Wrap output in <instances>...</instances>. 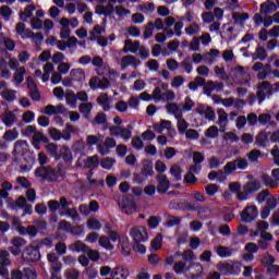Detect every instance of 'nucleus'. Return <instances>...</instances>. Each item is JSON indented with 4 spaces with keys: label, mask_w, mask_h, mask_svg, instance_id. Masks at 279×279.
Returning a JSON list of instances; mask_svg holds the SVG:
<instances>
[{
    "label": "nucleus",
    "mask_w": 279,
    "mask_h": 279,
    "mask_svg": "<svg viewBox=\"0 0 279 279\" xmlns=\"http://www.w3.org/2000/svg\"><path fill=\"white\" fill-rule=\"evenodd\" d=\"M205 136L207 138H217V136H219V128L216 125L209 126L205 132Z\"/></svg>",
    "instance_id": "nucleus-58"
},
{
    "label": "nucleus",
    "mask_w": 279,
    "mask_h": 279,
    "mask_svg": "<svg viewBox=\"0 0 279 279\" xmlns=\"http://www.w3.org/2000/svg\"><path fill=\"white\" fill-rule=\"evenodd\" d=\"M269 141V135L266 132H260L256 137V143L259 147H265Z\"/></svg>",
    "instance_id": "nucleus-54"
},
{
    "label": "nucleus",
    "mask_w": 279,
    "mask_h": 279,
    "mask_svg": "<svg viewBox=\"0 0 279 279\" xmlns=\"http://www.w3.org/2000/svg\"><path fill=\"white\" fill-rule=\"evenodd\" d=\"M221 56V51L218 49H211L209 52L205 53L204 61L207 62V64H214L215 60Z\"/></svg>",
    "instance_id": "nucleus-29"
},
{
    "label": "nucleus",
    "mask_w": 279,
    "mask_h": 279,
    "mask_svg": "<svg viewBox=\"0 0 279 279\" xmlns=\"http://www.w3.org/2000/svg\"><path fill=\"white\" fill-rule=\"evenodd\" d=\"M47 260L50 263L51 268L62 267V263H60V257L56 253H49L47 255Z\"/></svg>",
    "instance_id": "nucleus-46"
},
{
    "label": "nucleus",
    "mask_w": 279,
    "mask_h": 279,
    "mask_svg": "<svg viewBox=\"0 0 279 279\" xmlns=\"http://www.w3.org/2000/svg\"><path fill=\"white\" fill-rule=\"evenodd\" d=\"M182 29H184V17L177 16V21L174 22V34L178 38L182 36Z\"/></svg>",
    "instance_id": "nucleus-43"
},
{
    "label": "nucleus",
    "mask_w": 279,
    "mask_h": 279,
    "mask_svg": "<svg viewBox=\"0 0 279 279\" xmlns=\"http://www.w3.org/2000/svg\"><path fill=\"white\" fill-rule=\"evenodd\" d=\"M232 19H233V21H235V23H238V25H243V22L247 21V19H250V14H247V13H233Z\"/></svg>",
    "instance_id": "nucleus-55"
},
{
    "label": "nucleus",
    "mask_w": 279,
    "mask_h": 279,
    "mask_svg": "<svg viewBox=\"0 0 279 279\" xmlns=\"http://www.w3.org/2000/svg\"><path fill=\"white\" fill-rule=\"evenodd\" d=\"M166 110H167L168 114L174 116V119H182V117H183L182 107L180 108L178 106V104L170 102V104L166 105Z\"/></svg>",
    "instance_id": "nucleus-22"
},
{
    "label": "nucleus",
    "mask_w": 279,
    "mask_h": 279,
    "mask_svg": "<svg viewBox=\"0 0 279 279\" xmlns=\"http://www.w3.org/2000/svg\"><path fill=\"white\" fill-rule=\"evenodd\" d=\"M99 166V156L95 155L92 157H88L87 160L85 161V167L88 169L95 168Z\"/></svg>",
    "instance_id": "nucleus-57"
},
{
    "label": "nucleus",
    "mask_w": 279,
    "mask_h": 279,
    "mask_svg": "<svg viewBox=\"0 0 279 279\" xmlns=\"http://www.w3.org/2000/svg\"><path fill=\"white\" fill-rule=\"evenodd\" d=\"M66 112V107L64 105H48L44 108L43 113L48 114V117H56V114H64Z\"/></svg>",
    "instance_id": "nucleus-14"
},
{
    "label": "nucleus",
    "mask_w": 279,
    "mask_h": 279,
    "mask_svg": "<svg viewBox=\"0 0 279 279\" xmlns=\"http://www.w3.org/2000/svg\"><path fill=\"white\" fill-rule=\"evenodd\" d=\"M157 191L158 193H167L169 191V187L171 186V183L167 180V177L161 174L157 178Z\"/></svg>",
    "instance_id": "nucleus-26"
},
{
    "label": "nucleus",
    "mask_w": 279,
    "mask_h": 279,
    "mask_svg": "<svg viewBox=\"0 0 279 279\" xmlns=\"http://www.w3.org/2000/svg\"><path fill=\"white\" fill-rule=\"evenodd\" d=\"M23 259L28 263H38L40 260V248L34 244H29L22 254Z\"/></svg>",
    "instance_id": "nucleus-3"
},
{
    "label": "nucleus",
    "mask_w": 279,
    "mask_h": 279,
    "mask_svg": "<svg viewBox=\"0 0 279 279\" xmlns=\"http://www.w3.org/2000/svg\"><path fill=\"white\" fill-rule=\"evenodd\" d=\"M97 147L99 154H101V156H106L107 154H109L110 149L117 147V141L112 137H107L105 140V143L99 144Z\"/></svg>",
    "instance_id": "nucleus-15"
},
{
    "label": "nucleus",
    "mask_w": 279,
    "mask_h": 279,
    "mask_svg": "<svg viewBox=\"0 0 279 279\" xmlns=\"http://www.w3.org/2000/svg\"><path fill=\"white\" fill-rule=\"evenodd\" d=\"M54 66L53 63L47 62L44 65V73L41 75V82H49V78L51 77V73H53Z\"/></svg>",
    "instance_id": "nucleus-32"
},
{
    "label": "nucleus",
    "mask_w": 279,
    "mask_h": 279,
    "mask_svg": "<svg viewBox=\"0 0 279 279\" xmlns=\"http://www.w3.org/2000/svg\"><path fill=\"white\" fill-rule=\"evenodd\" d=\"M101 34H106V28L100 25H95L94 29L89 33V40H92V43H95V40H97V38H99Z\"/></svg>",
    "instance_id": "nucleus-35"
},
{
    "label": "nucleus",
    "mask_w": 279,
    "mask_h": 279,
    "mask_svg": "<svg viewBox=\"0 0 279 279\" xmlns=\"http://www.w3.org/2000/svg\"><path fill=\"white\" fill-rule=\"evenodd\" d=\"M278 10V7L276 3L271 1H266L265 3L260 4L259 14L263 16L267 14H271L272 12H276Z\"/></svg>",
    "instance_id": "nucleus-27"
},
{
    "label": "nucleus",
    "mask_w": 279,
    "mask_h": 279,
    "mask_svg": "<svg viewBox=\"0 0 279 279\" xmlns=\"http://www.w3.org/2000/svg\"><path fill=\"white\" fill-rule=\"evenodd\" d=\"M114 11H116L117 16H119L120 19H125V16H130V14H132V11H130L121 5L116 7Z\"/></svg>",
    "instance_id": "nucleus-56"
},
{
    "label": "nucleus",
    "mask_w": 279,
    "mask_h": 279,
    "mask_svg": "<svg viewBox=\"0 0 279 279\" xmlns=\"http://www.w3.org/2000/svg\"><path fill=\"white\" fill-rule=\"evenodd\" d=\"M25 75H27V70L25 66H20L15 70L13 74V82L15 86H21L25 82Z\"/></svg>",
    "instance_id": "nucleus-19"
},
{
    "label": "nucleus",
    "mask_w": 279,
    "mask_h": 279,
    "mask_svg": "<svg viewBox=\"0 0 279 279\" xmlns=\"http://www.w3.org/2000/svg\"><path fill=\"white\" fill-rule=\"evenodd\" d=\"M184 32L187 36H197L199 32H202V26L197 23H192L187 27L184 28Z\"/></svg>",
    "instance_id": "nucleus-36"
},
{
    "label": "nucleus",
    "mask_w": 279,
    "mask_h": 279,
    "mask_svg": "<svg viewBox=\"0 0 279 279\" xmlns=\"http://www.w3.org/2000/svg\"><path fill=\"white\" fill-rule=\"evenodd\" d=\"M118 204L124 215H132V213H136V203H134V201L124 198Z\"/></svg>",
    "instance_id": "nucleus-12"
},
{
    "label": "nucleus",
    "mask_w": 279,
    "mask_h": 279,
    "mask_svg": "<svg viewBox=\"0 0 279 279\" xmlns=\"http://www.w3.org/2000/svg\"><path fill=\"white\" fill-rule=\"evenodd\" d=\"M162 90H169V84L159 81L157 83V87L153 90V101H162V98L165 96V92Z\"/></svg>",
    "instance_id": "nucleus-10"
},
{
    "label": "nucleus",
    "mask_w": 279,
    "mask_h": 279,
    "mask_svg": "<svg viewBox=\"0 0 279 279\" xmlns=\"http://www.w3.org/2000/svg\"><path fill=\"white\" fill-rule=\"evenodd\" d=\"M87 228L88 230H101V221H99L97 218H90L87 220Z\"/></svg>",
    "instance_id": "nucleus-52"
},
{
    "label": "nucleus",
    "mask_w": 279,
    "mask_h": 279,
    "mask_svg": "<svg viewBox=\"0 0 279 279\" xmlns=\"http://www.w3.org/2000/svg\"><path fill=\"white\" fill-rule=\"evenodd\" d=\"M138 10L143 12V14H154V12H156V4H154V2H146L138 5Z\"/></svg>",
    "instance_id": "nucleus-37"
},
{
    "label": "nucleus",
    "mask_w": 279,
    "mask_h": 279,
    "mask_svg": "<svg viewBox=\"0 0 279 279\" xmlns=\"http://www.w3.org/2000/svg\"><path fill=\"white\" fill-rule=\"evenodd\" d=\"M40 143H49V138L45 135L44 132L37 131L33 135L32 145L35 149H40Z\"/></svg>",
    "instance_id": "nucleus-20"
},
{
    "label": "nucleus",
    "mask_w": 279,
    "mask_h": 279,
    "mask_svg": "<svg viewBox=\"0 0 279 279\" xmlns=\"http://www.w3.org/2000/svg\"><path fill=\"white\" fill-rule=\"evenodd\" d=\"M177 120H178L177 128H178L179 132L181 134H184V132H186V130H189V122H186V120H184L182 117L177 118Z\"/></svg>",
    "instance_id": "nucleus-59"
},
{
    "label": "nucleus",
    "mask_w": 279,
    "mask_h": 279,
    "mask_svg": "<svg viewBox=\"0 0 279 279\" xmlns=\"http://www.w3.org/2000/svg\"><path fill=\"white\" fill-rule=\"evenodd\" d=\"M111 136H120L123 141H130L132 138V126L121 128V126H111L109 129Z\"/></svg>",
    "instance_id": "nucleus-6"
},
{
    "label": "nucleus",
    "mask_w": 279,
    "mask_h": 279,
    "mask_svg": "<svg viewBox=\"0 0 279 279\" xmlns=\"http://www.w3.org/2000/svg\"><path fill=\"white\" fill-rule=\"evenodd\" d=\"M130 236L133 239L134 243H145V241L149 239L147 227L134 226L130 231Z\"/></svg>",
    "instance_id": "nucleus-1"
},
{
    "label": "nucleus",
    "mask_w": 279,
    "mask_h": 279,
    "mask_svg": "<svg viewBox=\"0 0 279 279\" xmlns=\"http://www.w3.org/2000/svg\"><path fill=\"white\" fill-rule=\"evenodd\" d=\"M241 217L244 223H252V221H255L256 217H258V207H256L255 205L246 207L242 211Z\"/></svg>",
    "instance_id": "nucleus-7"
},
{
    "label": "nucleus",
    "mask_w": 279,
    "mask_h": 279,
    "mask_svg": "<svg viewBox=\"0 0 279 279\" xmlns=\"http://www.w3.org/2000/svg\"><path fill=\"white\" fill-rule=\"evenodd\" d=\"M260 156H263V153H260V150L253 149L248 153L247 158L250 162H258V158H260Z\"/></svg>",
    "instance_id": "nucleus-62"
},
{
    "label": "nucleus",
    "mask_w": 279,
    "mask_h": 279,
    "mask_svg": "<svg viewBox=\"0 0 279 279\" xmlns=\"http://www.w3.org/2000/svg\"><path fill=\"white\" fill-rule=\"evenodd\" d=\"M60 156L64 162H73V153H71V148L63 146L60 149Z\"/></svg>",
    "instance_id": "nucleus-42"
},
{
    "label": "nucleus",
    "mask_w": 279,
    "mask_h": 279,
    "mask_svg": "<svg viewBox=\"0 0 279 279\" xmlns=\"http://www.w3.org/2000/svg\"><path fill=\"white\" fill-rule=\"evenodd\" d=\"M195 113L207 121H215L216 119L215 109L208 105H198L195 109Z\"/></svg>",
    "instance_id": "nucleus-5"
},
{
    "label": "nucleus",
    "mask_w": 279,
    "mask_h": 279,
    "mask_svg": "<svg viewBox=\"0 0 279 279\" xmlns=\"http://www.w3.org/2000/svg\"><path fill=\"white\" fill-rule=\"evenodd\" d=\"M208 179L211 182H215V180H217V182H226L227 177L223 171H211L208 174Z\"/></svg>",
    "instance_id": "nucleus-41"
},
{
    "label": "nucleus",
    "mask_w": 279,
    "mask_h": 279,
    "mask_svg": "<svg viewBox=\"0 0 279 279\" xmlns=\"http://www.w3.org/2000/svg\"><path fill=\"white\" fill-rule=\"evenodd\" d=\"M72 252H88V247L86 246V244H84V242L82 241H76L73 245H72Z\"/></svg>",
    "instance_id": "nucleus-61"
},
{
    "label": "nucleus",
    "mask_w": 279,
    "mask_h": 279,
    "mask_svg": "<svg viewBox=\"0 0 279 279\" xmlns=\"http://www.w3.org/2000/svg\"><path fill=\"white\" fill-rule=\"evenodd\" d=\"M116 162L117 160H114L113 158L106 157L100 161V167H102V169H106L107 171H110V169L114 167Z\"/></svg>",
    "instance_id": "nucleus-53"
},
{
    "label": "nucleus",
    "mask_w": 279,
    "mask_h": 279,
    "mask_svg": "<svg viewBox=\"0 0 279 279\" xmlns=\"http://www.w3.org/2000/svg\"><path fill=\"white\" fill-rule=\"evenodd\" d=\"M172 123L169 120H161L160 123L153 124V130L155 132H159V134H162L163 130H171Z\"/></svg>",
    "instance_id": "nucleus-30"
},
{
    "label": "nucleus",
    "mask_w": 279,
    "mask_h": 279,
    "mask_svg": "<svg viewBox=\"0 0 279 279\" xmlns=\"http://www.w3.org/2000/svg\"><path fill=\"white\" fill-rule=\"evenodd\" d=\"M0 15L2 19H4V21H10V16H12V9H10L8 5H2L0 8Z\"/></svg>",
    "instance_id": "nucleus-63"
},
{
    "label": "nucleus",
    "mask_w": 279,
    "mask_h": 279,
    "mask_svg": "<svg viewBox=\"0 0 279 279\" xmlns=\"http://www.w3.org/2000/svg\"><path fill=\"white\" fill-rule=\"evenodd\" d=\"M217 269L218 271H220V274L222 276H230V275H236V274H241V265L239 264H228V263H221L217 265Z\"/></svg>",
    "instance_id": "nucleus-4"
},
{
    "label": "nucleus",
    "mask_w": 279,
    "mask_h": 279,
    "mask_svg": "<svg viewBox=\"0 0 279 279\" xmlns=\"http://www.w3.org/2000/svg\"><path fill=\"white\" fill-rule=\"evenodd\" d=\"M120 66L122 70L128 69V66H133V69H138V66H141V59L132 54L124 56L121 59Z\"/></svg>",
    "instance_id": "nucleus-9"
},
{
    "label": "nucleus",
    "mask_w": 279,
    "mask_h": 279,
    "mask_svg": "<svg viewBox=\"0 0 279 279\" xmlns=\"http://www.w3.org/2000/svg\"><path fill=\"white\" fill-rule=\"evenodd\" d=\"M193 108H195V101H193L191 97L186 96L184 99V104L181 106V109L183 110V112H191Z\"/></svg>",
    "instance_id": "nucleus-51"
},
{
    "label": "nucleus",
    "mask_w": 279,
    "mask_h": 279,
    "mask_svg": "<svg viewBox=\"0 0 279 279\" xmlns=\"http://www.w3.org/2000/svg\"><path fill=\"white\" fill-rule=\"evenodd\" d=\"M20 234L22 236H25V234H28L31 239H36V234H38V229H36V226H28L27 228H20Z\"/></svg>",
    "instance_id": "nucleus-34"
},
{
    "label": "nucleus",
    "mask_w": 279,
    "mask_h": 279,
    "mask_svg": "<svg viewBox=\"0 0 279 279\" xmlns=\"http://www.w3.org/2000/svg\"><path fill=\"white\" fill-rule=\"evenodd\" d=\"M64 99H65L66 106H69L70 108H72L73 110L77 108V96L75 95V93L73 92L66 93L64 96Z\"/></svg>",
    "instance_id": "nucleus-31"
},
{
    "label": "nucleus",
    "mask_w": 279,
    "mask_h": 279,
    "mask_svg": "<svg viewBox=\"0 0 279 279\" xmlns=\"http://www.w3.org/2000/svg\"><path fill=\"white\" fill-rule=\"evenodd\" d=\"M29 151V145L25 140H19L14 143L13 156H25Z\"/></svg>",
    "instance_id": "nucleus-13"
},
{
    "label": "nucleus",
    "mask_w": 279,
    "mask_h": 279,
    "mask_svg": "<svg viewBox=\"0 0 279 279\" xmlns=\"http://www.w3.org/2000/svg\"><path fill=\"white\" fill-rule=\"evenodd\" d=\"M142 173L145 175V178H149L150 175H154V165L151 161H144L142 167Z\"/></svg>",
    "instance_id": "nucleus-48"
},
{
    "label": "nucleus",
    "mask_w": 279,
    "mask_h": 279,
    "mask_svg": "<svg viewBox=\"0 0 279 279\" xmlns=\"http://www.w3.org/2000/svg\"><path fill=\"white\" fill-rule=\"evenodd\" d=\"M35 175L39 180H53V175H56V171L51 168H37L35 170Z\"/></svg>",
    "instance_id": "nucleus-16"
},
{
    "label": "nucleus",
    "mask_w": 279,
    "mask_h": 279,
    "mask_svg": "<svg viewBox=\"0 0 279 279\" xmlns=\"http://www.w3.org/2000/svg\"><path fill=\"white\" fill-rule=\"evenodd\" d=\"M16 90L7 88L1 92V97L5 99V101H14V99H16Z\"/></svg>",
    "instance_id": "nucleus-49"
},
{
    "label": "nucleus",
    "mask_w": 279,
    "mask_h": 279,
    "mask_svg": "<svg viewBox=\"0 0 279 279\" xmlns=\"http://www.w3.org/2000/svg\"><path fill=\"white\" fill-rule=\"evenodd\" d=\"M70 80L72 82H86V72L82 68L72 69L70 71Z\"/></svg>",
    "instance_id": "nucleus-18"
},
{
    "label": "nucleus",
    "mask_w": 279,
    "mask_h": 279,
    "mask_svg": "<svg viewBox=\"0 0 279 279\" xmlns=\"http://www.w3.org/2000/svg\"><path fill=\"white\" fill-rule=\"evenodd\" d=\"M34 12H36V7L34 4H28L24 12L20 14L21 21H27V19H32Z\"/></svg>",
    "instance_id": "nucleus-38"
},
{
    "label": "nucleus",
    "mask_w": 279,
    "mask_h": 279,
    "mask_svg": "<svg viewBox=\"0 0 279 279\" xmlns=\"http://www.w3.org/2000/svg\"><path fill=\"white\" fill-rule=\"evenodd\" d=\"M2 123H4L7 128H12V125L16 123V116L11 111L5 112L2 118Z\"/></svg>",
    "instance_id": "nucleus-33"
},
{
    "label": "nucleus",
    "mask_w": 279,
    "mask_h": 279,
    "mask_svg": "<svg viewBox=\"0 0 279 279\" xmlns=\"http://www.w3.org/2000/svg\"><path fill=\"white\" fill-rule=\"evenodd\" d=\"M59 25L61 26L60 34H59L60 38H63V39L70 38L71 28L69 27V19L62 17L59 21Z\"/></svg>",
    "instance_id": "nucleus-21"
},
{
    "label": "nucleus",
    "mask_w": 279,
    "mask_h": 279,
    "mask_svg": "<svg viewBox=\"0 0 279 279\" xmlns=\"http://www.w3.org/2000/svg\"><path fill=\"white\" fill-rule=\"evenodd\" d=\"M260 180L265 186L268 189H278V183L269 177V174H262Z\"/></svg>",
    "instance_id": "nucleus-40"
},
{
    "label": "nucleus",
    "mask_w": 279,
    "mask_h": 279,
    "mask_svg": "<svg viewBox=\"0 0 279 279\" xmlns=\"http://www.w3.org/2000/svg\"><path fill=\"white\" fill-rule=\"evenodd\" d=\"M138 49H141V43L132 41V39L124 41L123 53H136Z\"/></svg>",
    "instance_id": "nucleus-23"
},
{
    "label": "nucleus",
    "mask_w": 279,
    "mask_h": 279,
    "mask_svg": "<svg viewBox=\"0 0 279 279\" xmlns=\"http://www.w3.org/2000/svg\"><path fill=\"white\" fill-rule=\"evenodd\" d=\"M80 278V271L76 269H69L65 270V279H78Z\"/></svg>",
    "instance_id": "nucleus-64"
},
{
    "label": "nucleus",
    "mask_w": 279,
    "mask_h": 279,
    "mask_svg": "<svg viewBox=\"0 0 279 279\" xmlns=\"http://www.w3.org/2000/svg\"><path fill=\"white\" fill-rule=\"evenodd\" d=\"M232 252L233 250L228 246L219 245L216 248V253L218 254V256H220V258H230V256H232Z\"/></svg>",
    "instance_id": "nucleus-39"
},
{
    "label": "nucleus",
    "mask_w": 279,
    "mask_h": 279,
    "mask_svg": "<svg viewBox=\"0 0 279 279\" xmlns=\"http://www.w3.org/2000/svg\"><path fill=\"white\" fill-rule=\"evenodd\" d=\"M267 58V50L265 48L259 47L252 54L253 60H260L262 62Z\"/></svg>",
    "instance_id": "nucleus-50"
},
{
    "label": "nucleus",
    "mask_w": 279,
    "mask_h": 279,
    "mask_svg": "<svg viewBox=\"0 0 279 279\" xmlns=\"http://www.w3.org/2000/svg\"><path fill=\"white\" fill-rule=\"evenodd\" d=\"M98 243L100 247H104L105 250L112 251L114 250V245L110 242V238L106 235H101L98 240Z\"/></svg>",
    "instance_id": "nucleus-47"
},
{
    "label": "nucleus",
    "mask_w": 279,
    "mask_h": 279,
    "mask_svg": "<svg viewBox=\"0 0 279 279\" xmlns=\"http://www.w3.org/2000/svg\"><path fill=\"white\" fill-rule=\"evenodd\" d=\"M262 187H263V184H260V181H251L243 186L244 192H240L238 194V199L240 202H245V199H247V195H252V193H256V191H260Z\"/></svg>",
    "instance_id": "nucleus-2"
},
{
    "label": "nucleus",
    "mask_w": 279,
    "mask_h": 279,
    "mask_svg": "<svg viewBox=\"0 0 279 279\" xmlns=\"http://www.w3.org/2000/svg\"><path fill=\"white\" fill-rule=\"evenodd\" d=\"M20 135L21 134L19 133V129L13 128L4 132V134L2 135V141L4 143H14V141H16Z\"/></svg>",
    "instance_id": "nucleus-25"
},
{
    "label": "nucleus",
    "mask_w": 279,
    "mask_h": 279,
    "mask_svg": "<svg viewBox=\"0 0 279 279\" xmlns=\"http://www.w3.org/2000/svg\"><path fill=\"white\" fill-rule=\"evenodd\" d=\"M117 276H120V278L125 279L130 276V270L125 268L124 266H117L113 268L111 272V278H117Z\"/></svg>",
    "instance_id": "nucleus-28"
},
{
    "label": "nucleus",
    "mask_w": 279,
    "mask_h": 279,
    "mask_svg": "<svg viewBox=\"0 0 279 279\" xmlns=\"http://www.w3.org/2000/svg\"><path fill=\"white\" fill-rule=\"evenodd\" d=\"M11 245L12 246L9 247V252H11L13 256H19L21 254L22 247L27 245V241L21 236H15L11 240Z\"/></svg>",
    "instance_id": "nucleus-8"
},
{
    "label": "nucleus",
    "mask_w": 279,
    "mask_h": 279,
    "mask_svg": "<svg viewBox=\"0 0 279 279\" xmlns=\"http://www.w3.org/2000/svg\"><path fill=\"white\" fill-rule=\"evenodd\" d=\"M253 21L257 27L264 25L265 29L274 25V17L271 15H266L265 17H263L260 13H256L253 17Z\"/></svg>",
    "instance_id": "nucleus-11"
},
{
    "label": "nucleus",
    "mask_w": 279,
    "mask_h": 279,
    "mask_svg": "<svg viewBox=\"0 0 279 279\" xmlns=\"http://www.w3.org/2000/svg\"><path fill=\"white\" fill-rule=\"evenodd\" d=\"M218 125L220 128V132H226V125H228V113L226 112V109H218Z\"/></svg>",
    "instance_id": "nucleus-24"
},
{
    "label": "nucleus",
    "mask_w": 279,
    "mask_h": 279,
    "mask_svg": "<svg viewBox=\"0 0 279 279\" xmlns=\"http://www.w3.org/2000/svg\"><path fill=\"white\" fill-rule=\"evenodd\" d=\"M75 128L71 124H68L63 132L61 133V138L63 141H71V132H74Z\"/></svg>",
    "instance_id": "nucleus-60"
},
{
    "label": "nucleus",
    "mask_w": 279,
    "mask_h": 279,
    "mask_svg": "<svg viewBox=\"0 0 279 279\" xmlns=\"http://www.w3.org/2000/svg\"><path fill=\"white\" fill-rule=\"evenodd\" d=\"M170 175H172L177 182L182 181V168L178 165L171 166Z\"/></svg>",
    "instance_id": "nucleus-45"
},
{
    "label": "nucleus",
    "mask_w": 279,
    "mask_h": 279,
    "mask_svg": "<svg viewBox=\"0 0 279 279\" xmlns=\"http://www.w3.org/2000/svg\"><path fill=\"white\" fill-rule=\"evenodd\" d=\"M97 104L105 112H110V108H112V97H109L106 93L100 94L97 98Z\"/></svg>",
    "instance_id": "nucleus-17"
},
{
    "label": "nucleus",
    "mask_w": 279,
    "mask_h": 279,
    "mask_svg": "<svg viewBox=\"0 0 279 279\" xmlns=\"http://www.w3.org/2000/svg\"><path fill=\"white\" fill-rule=\"evenodd\" d=\"M0 265L10 267L12 265V260L10 259V252L5 250L0 251Z\"/></svg>",
    "instance_id": "nucleus-44"
}]
</instances>
